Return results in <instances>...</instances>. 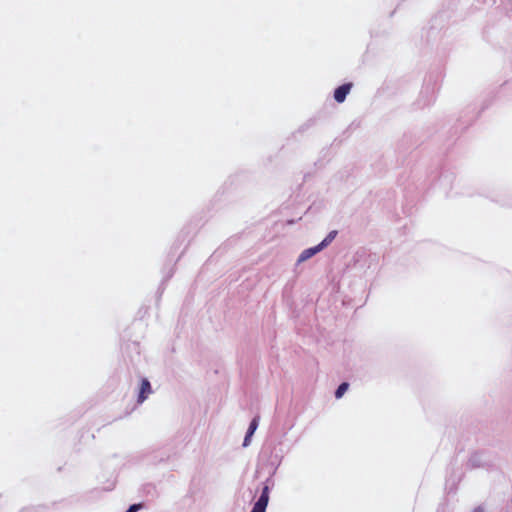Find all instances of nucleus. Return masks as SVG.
I'll list each match as a JSON object with an SVG mask.
<instances>
[{
  "instance_id": "f257e3e1",
  "label": "nucleus",
  "mask_w": 512,
  "mask_h": 512,
  "mask_svg": "<svg viewBox=\"0 0 512 512\" xmlns=\"http://www.w3.org/2000/svg\"><path fill=\"white\" fill-rule=\"evenodd\" d=\"M269 501V488L265 486L258 501L254 504L251 512H265Z\"/></svg>"
},
{
  "instance_id": "f03ea898",
  "label": "nucleus",
  "mask_w": 512,
  "mask_h": 512,
  "mask_svg": "<svg viewBox=\"0 0 512 512\" xmlns=\"http://www.w3.org/2000/svg\"><path fill=\"white\" fill-rule=\"evenodd\" d=\"M352 88V83H345L334 91V99L338 103H342L345 101L346 96L349 94L350 90Z\"/></svg>"
},
{
  "instance_id": "7ed1b4c3",
  "label": "nucleus",
  "mask_w": 512,
  "mask_h": 512,
  "mask_svg": "<svg viewBox=\"0 0 512 512\" xmlns=\"http://www.w3.org/2000/svg\"><path fill=\"white\" fill-rule=\"evenodd\" d=\"M151 391L152 390H151L150 382L147 379H143L141 381L140 392L138 395V402L142 403L147 398V396L151 393Z\"/></svg>"
},
{
  "instance_id": "20e7f679",
  "label": "nucleus",
  "mask_w": 512,
  "mask_h": 512,
  "mask_svg": "<svg viewBox=\"0 0 512 512\" xmlns=\"http://www.w3.org/2000/svg\"><path fill=\"white\" fill-rule=\"evenodd\" d=\"M323 248L319 245L304 250L299 256V262H303L311 258L313 255L321 251Z\"/></svg>"
},
{
  "instance_id": "39448f33",
  "label": "nucleus",
  "mask_w": 512,
  "mask_h": 512,
  "mask_svg": "<svg viewBox=\"0 0 512 512\" xmlns=\"http://www.w3.org/2000/svg\"><path fill=\"white\" fill-rule=\"evenodd\" d=\"M258 421H259L258 416L254 417L253 420L251 421L248 431L246 433L245 439H244V443H243L244 446H247L249 444L251 436L254 434L255 430L258 427Z\"/></svg>"
},
{
  "instance_id": "423d86ee",
  "label": "nucleus",
  "mask_w": 512,
  "mask_h": 512,
  "mask_svg": "<svg viewBox=\"0 0 512 512\" xmlns=\"http://www.w3.org/2000/svg\"><path fill=\"white\" fill-rule=\"evenodd\" d=\"M348 387H349V384L346 382L340 384L335 392V397L337 399L341 398L344 395V393L347 391Z\"/></svg>"
},
{
  "instance_id": "0eeeda50",
  "label": "nucleus",
  "mask_w": 512,
  "mask_h": 512,
  "mask_svg": "<svg viewBox=\"0 0 512 512\" xmlns=\"http://www.w3.org/2000/svg\"><path fill=\"white\" fill-rule=\"evenodd\" d=\"M337 232L336 231H331L327 236L326 238L320 243V246L322 248L326 247L336 236Z\"/></svg>"
},
{
  "instance_id": "6e6552de",
  "label": "nucleus",
  "mask_w": 512,
  "mask_h": 512,
  "mask_svg": "<svg viewBox=\"0 0 512 512\" xmlns=\"http://www.w3.org/2000/svg\"><path fill=\"white\" fill-rule=\"evenodd\" d=\"M141 508L140 504L131 505L126 512H137Z\"/></svg>"
},
{
  "instance_id": "1a4fd4ad",
  "label": "nucleus",
  "mask_w": 512,
  "mask_h": 512,
  "mask_svg": "<svg viewBox=\"0 0 512 512\" xmlns=\"http://www.w3.org/2000/svg\"><path fill=\"white\" fill-rule=\"evenodd\" d=\"M473 512H483V510H482V508L478 507V508L474 509Z\"/></svg>"
}]
</instances>
